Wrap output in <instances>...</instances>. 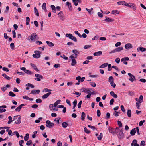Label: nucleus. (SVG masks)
I'll return each instance as SVG.
<instances>
[{
  "label": "nucleus",
  "mask_w": 146,
  "mask_h": 146,
  "mask_svg": "<svg viewBox=\"0 0 146 146\" xmlns=\"http://www.w3.org/2000/svg\"><path fill=\"white\" fill-rule=\"evenodd\" d=\"M30 40L31 41L35 42V40L39 39L38 35L36 34V33H32L31 36H30Z\"/></svg>",
  "instance_id": "nucleus-1"
},
{
  "label": "nucleus",
  "mask_w": 146,
  "mask_h": 146,
  "mask_svg": "<svg viewBox=\"0 0 146 146\" xmlns=\"http://www.w3.org/2000/svg\"><path fill=\"white\" fill-rule=\"evenodd\" d=\"M65 36L69 38V39L72 40L74 42H76L77 41L76 38L75 37L73 36L71 34L67 33L66 34Z\"/></svg>",
  "instance_id": "nucleus-2"
},
{
  "label": "nucleus",
  "mask_w": 146,
  "mask_h": 146,
  "mask_svg": "<svg viewBox=\"0 0 146 146\" xmlns=\"http://www.w3.org/2000/svg\"><path fill=\"white\" fill-rule=\"evenodd\" d=\"M35 54L33 55V57L35 58H38L40 57L41 52L38 51H35L34 52Z\"/></svg>",
  "instance_id": "nucleus-3"
},
{
  "label": "nucleus",
  "mask_w": 146,
  "mask_h": 146,
  "mask_svg": "<svg viewBox=\"0 0 146 146\" xmlns=\"http://www.w3.org/2000/svg\"><path fill=\"white\" fill-rule=\"evenodd\" d=\"M76 58V57H74L73 56H70L69 58L70 59V61L72 62L71 64L72 66H74L76 64L77 62L75 59Z\"/></svg>",
  "instance_id": "nucleus-4"
},
{
  "label": "nucleus",
  "mask_w": 146,
  "mask_h": 146,
  "mask_svg": "<svg viewBox=\"0 0 146 146\" xmlns=\"http://www.w3.org/2000/svg\"><path fill=\"white\" fill-rule=\"evenodd\" d=\"M123 49V48L122 47H119L118 48H117L111 51L110 52V54H111L112 53H115L116 52H120Z\"/></svg>",
  "instance_id": "nucleus-5"
},
{
  "label": "nucleus",
  "mask_w": 146,
  "mask_h": 146,
  "mask_svg": "<svg viewBox=\"0 0 146 146\" xmlns=\"http://www.w3.org/2000/svg\"><path fill=\"white\" fill-rule=\"evenodd\" d=\"M118 137L119 139H123L124 137V135L123 133V131L121 129H119L118 133H117Z\"/></svg>",
  "instance_id": "nucleus-6"
},
{
  "label": "nucleus",
  "mask_w": 146,
  "mask_h": 146,
  "mask_svg": "<svg viewBox=\"0 0 146 146\" xmlns=\"http://www.w3.org/2000/svg\"><path fill=\"white\" fill-rule=\"evenodd\" d=\"M46 125L48 127L51 128L54 125V123H53L51 122L49 120L46 121Z\"/></svg>",
  "instance_id": "nucleus-7"
},
{
  "label": "nucleus",
  "mask_w": 146,
  "mask_h": 146,
  "mask_svg": "<svg viewBox=\"0 0 146 146\" xmlns=\"http://www.w3.org/2000/svg\"><path fill=\"white\" fill-rule=\"evenodd\" d=\"M128 75L130 77L129 78V80L131 82L134 81V80H136L134 76L131 73H129L128 74Z\"/></svg>",
  "instance_id": "nucleus-8"
},
{
  "label": "nucleus",
  "mask_w": 146,
  "mask_h": 146,
  "mask_svg": "<svg viewBox=\"0 0 146 146\" xmlns=\"http://www.w3.org/2000/svg\"><path fill=\"white\" fill-rule=\"evenodd\" d=\"M72 52L74 54L71 55V56H73L74 57L76 58L78 55L80 54L79 52L76 49L73 50H72Z\"/></svg>",
  "instance_id": "nucleus-9"
},
{
  "label": "nucleus",
  "mask_w": 146,
  "mask_h": 146,
  "mask_svg": "<svg viewBox=\"0 0 146 146\" xmlns=\"http://www.w3.org/2000/svg\"><path fill=\"white\" fill-rule=\"evenodd\" d=\"M40 90H33L31 92V94L35 95L36 94H38L39 93Z\"/></svg>",
  "instance_id": "nucleus-10"
},
{
  "label": "nucleus",
  "mask_w": 146,
  "mask_h": 146,
  "mask_svg": "<svg viewBox=\"0 0 146 146\" xmlns=\"http://www.w3.org/2000/svg\"><path fill=\"white\" fill-rule=\"evenodd\" d=\"M7 106L5 105H3L2 106H0V112L2 113L3 112H5L6 111V110L4 109H3V108H6Z\"/></svg>",
  "instance_id": "nucleus-11"
},
{
  "label": "nucleus",
  "mask_w": 146,
  "mask_h": 146,
  "mask_svg": "<svg viewBox=\"0 0 146 146\" xmlns=\"http://www.w3.org/2000/svg\"><path fill=\"white\" fill-rule=\"evenodd\" d=\"M82 92H84L87 93H89L90 92L91 93V92L90 91V89H87L86 88H83L81 89Z\"/></svg>",
  "instance_id": "nucleus-12"
},
{
  "label": "nucleus",
  "mask_w": 146,
  "mask_h": 146,
  "mask_svg": "<svg viewBox=\"0 0 146 146\" xmlns=\"http://www.w3.org/2000/svg\"><path fill=\"white\" fill-rule=\"evenodd\" d=\"M125 49H131L133 48V46L131 44L127 43L125 45Z\"/></svg>",
  "instance_id": "nucleus-13"
},
{
  "label": "nucleus",
  "mask_w": 146,
  "mask_h": 146,
  "mask_svg": "<svg viewBox=\"0 0 146 146\" xmlns=\"http://www.w3.org/2000/svg\"><path fill=\"white\" fill-rule=\"evenodd\" d=\"M51 94V92H49L42 96V98L43 99H45L47 98Z\"/></svg>",
  "instance_id": "nucleus-14"
},
{
  "label": "nucleus",
  "mask_w": 146,
  "mask_h": 146,
  "mask_svg": "<svg viewBox=\"0 0 146 146\" xmlns=\"http://www.w3.org/2000/svg\"><path fill=\"white\" fill-rule=\"evenodd\" d=\"M25 105L24 104H21L16 108L15 110L16 111H18L19 112L20 111L22 106H24Z\"/></svg>",
  "instance_id": "nucleus-15"
},
{
  "label": "nucleus",
  "mask_w": 146,
  "mask_h": 146,
  "mask_svg": "<svg viewBox=\"0 0 146 146\" xmlns=\"http://www.w3.org/2000/svg\"><path fill=\"white\" fill-rule=\"evenodd\" d=\"M102 54V52L101 51H100L97 52H96L94 53L93 55L94 56H100Z\"/></svg>",
  "instance_id": "nucleus-16"
},
{
  "label": "nucleus",
  "mask_w": 146,
  "mask_h": 146,
  "mask_svg": "<svg viewBox=\"0 0 146 146\" xmlns=\"http://www.w3.org/2000/svg\"><path fill=\"white\" fill-rule=\"evenodd\" d=\"M66 3L69 8V10L70 11H72V9L71 3H70L69 2H66Z\"/></svg>",
  "instance_id": "nucleus-17"
},
{
  "label": "nucleus",
  "mask_w": 146,
  "mask_h": 146,
  "mask_svg": "<svg viewBox=\"0 0 146 146\" xmlns=\"http://www.w3.org/2000/svg\"><path fill=\"white\" fill-rule=\"evenodd\" d=\"M46 43L47 44L48 46L50 47H53L54 46V44H53L51 42L46 41Z\"/></svg>",
  "instance_id": "nucleus-18"
},
{
  "label": "nucleus",
  "mask_w": 146,
  "mask_h": 146,
  "mask_svg": "<svg viewBox=\"0 0 146 146\" xmlns=\"http://www.w3.org/2000/svg\"><path fill=\"white\" fill-rule=\"evenodd\" d=\"M108 130L109 131V132L113 134V135H115V132L113 131L114 129L112 127H110L108 129Z\"/></svg>",
  "instance_id": "nucleus-19"
},
{
  "label": "nucleus",
  "mask_w": 146,
  "mask_h": 146,
  "mask_svg": "<svg viewBox=\"0 0 146 146\" xmlns=\"http://www.w3.org/2000/svg\"><path fill=\"white\" fill-rule=\"evenodd\" d=\"M30 65L35 70L37 71H38V69L37 68L35 64L31 63L30 64Z\"/></svg>",
  "instance_id": "nucleus-20"
},
{
  "label": "nucleus",
  "mask_w": 146,
  "mask_h": 146,
  "mask_svg": "<svg viewBox=\"0 0 146 146\" xmlns=\"http://www.w3.org/2000/svg\"><path fill=\"white\" fill-rule=\"evenodd\" d=\"M110 95L114 98H116L117 97V96L115 94L113 91H111L110 92Z\"/></svg>",
  "instance_id": "nucleus-21"
},
{
  "label": "nucleus",
  "mask_w": 146,
  "mask_h": 146,
  "mask_svg": "<svg viewBox=\"0 0 146 146\" xmlns=\"http://www.w3.org/2000/svg\"><path fill=\"white\" fill-rule=\"evenodd\" d=\"M108 65V63H104L99 66V68H103L106 67Z\"/></svg>",
  "instance_id": "nucleus-22"
},
{
  "label": "nucleus",
  "mask_w": 146,
  "mask_h": 146,
  "mask_svg": "<svg viewBox=\"0 0 146 146\" xmlns=\"http://www.w3.org/2000/svg\"><path fill=\"white\" fill-rule=\"evenodd\" d=\"M34 9L35 14L37 16H39V13L37 8L35 7L34 8Z\"/></svg>",
  "instance_id": "nucleus-23"
},
{
  "label": "nucleus",
  "mask_w": 146,
  "mask_h": 146,
  "mask_svg": "<svg viewBox=\"0 0 146 146\" xmlns=\"http://www.w3.org/2000/svg\"><path fill=\"white\" fill-rule=\"evenodd\" d=\"M50 7L52 9V12L54 13H56V10L55 7L53 5H51Z\"/></svg>",
  "instance_id": "nucleus-24"
},
{
  "label": "nucleus",
  "mask_w": 146,
  "mask_h": 146,
  "mask_svg": "<svg viewBox=\"0 0 146 146\" xmlns=\"http://www.w3.org/2000/svg\"><path fill=\"white\" fill-rule=\"evenodd\" d=\"M136 132V128H134L130 132V134L132 135H134Z\"/></svg>",
  "instance_id": "nucleus-25"
},
{
  "label": "nucleus",
  "mask_w": 146,
  "mask_h": 146,
  "mask_svg": "<svg viewBox=\"0 0 146 146\" xmlns=\"http://www.w3.org/2000/svg\"><path fill=\"white\" fill-rule=\"evenodd\" d=\"M106 19H105V21L107 22H112L113 20L111 18H109L107 17H106Z\"/></svg>",
  "instance_id": "nucleus-26"
},
{
  "label": "nucleus",
  "mask_w": 146,
  "mask_h": 146,
  "mask_svg": "<svg viewBox=\"0 0 146 146\" xmlns=\"http://www.w3.org/2000/svg\"><path fill=\"white\" fill-rule=\"evenodd\" d=\"M61 100H58L56 101L54 104V106L56 107L60 103Z\"/></svg>",
  "instance_id": "nucleus-27"
},
{
  "label": "nucleus",
  "mask_w": 146,
  "mask_h": 146,
  "mask_svg": "<svg viewBox=\"0 0 146 146\" xmlns=\"http://www.w3.org/2000/svg\"><path fill=\"white\" fill-rule=\"evenodd\" d=\"M2 76L5 77L6 79L9 80L11 79L10 77L8 76L5 74H2Z\"/></svg>",
  "instance_id": "nucleus-28"
},
{
  "label": "nucleus",
  "mask_w": 146,
  "mask_h": 146,
  "mask_svg": "<svg viewBox=\"0 0 146 146\" xmlns=\"http://www.w3.org/2000/svg\"><path fill=\"white\" fill-rule=\"evenodd\" d=\"M35 76L37 78H40L42 79H43V76L39 74H35Z\"/></svg>",
  "instance_id": "nucleus-29"
},
{
  "label": "nucleus",
  "mask_w": 146,
  "mask_h": 146,
  "mask_svg": "<svg viewBox=\"0 0 146 146\" xmlns=\"http://www.w3.org/2000/svg\"><path fill=\"white\" fill-rule=\"evenodd\" d=\"M14 123L16 124H19L21 122L20 119H14Z\"/></svg>",
  "instance_id": "nucleus-30"
},
{
  "label": "nucleus",
  "mask_w": 146,
  "mask_h": 146,
  "mask_svg": "<svg viewBox=\"0 0 146 146\" xmlns=\"http://www.w3.org/2000/svg\"><path fill=\"white\" fill-rule=\"evenodd\" d=\"M9 95L11 97H15L16 96L15 94L11 91L9 92Z\"/></svg>",
  "instance_id": "nucleus-31"
},
{
  "label": "nucleus",
  "mask_w": 146,
  "mask_h": 146,
  "mask_svg": "<svg viewBox=\"0 0 146 146\" xmlns=\"http://www.w3.org/2000/svg\"><path fill=\"white\" fill-rule=\"evenodd\" d=\"M119 129H120L119 127H117L114 130H113V131L115 132V134L118 133Z\"/></svg>",
  "instance_id": "nucleus-32"
},
{
  "label": "nucleus",
  "mask_w": 146,
  "mask_h": 146,
  "mask_svg": "<svg viewBox=\"0 0 146 146\" xmlns=\"http://www.w3.org/2000/svg\"><path fill=\"white\" fill-rule=\"evenodd\" d=\"M29 135L28 133H27L26 134L25 136L24 137V139L25 141H26L28 140L29 137Z\"/></svg>",
  "instance_id": "nucleus-33"
},
{
  "label": "nucleus",
  "mask_w": 146,
  "mask_h": 146,
  "mask_svg": "<svg viewBox=\"0 0 146 146\" xmlns=\"http://www.w3.org/2000/svg\"><path fill=\"white\" fill-rule=\"evenodd\" d=\"M127 115L129 117H130L131 116V110H128L127 111Z\"/></svg>",
  "instance_id": "nucleus-34"
},
{
  "label": "nucleus",
  "mask_w": 146,
  "mask_h": 146,
  "mask_svg": "<svg viewBox=\"0 0 146 146\" xmlns=\"http://www.w3.org/2000/svg\"><path fill=\"white\" fill-rule=\"evenodd\" d=\"M25 72L27 74L30 75L32 74H33V72H32L30 71L29 70H25Z\"/></svg>",
  "instance_id": "nucleus-35"
},
{
  "label": "nucleus",
  "mask_w": 146,
  "mask_h": 146,
  "mask_svg": "<svg viewBox=\"0 0 146 146\" xmlns=\"http://www.w3.org/2000/svg\"><path fill=\"white\" fill-rule=\"evenodd\" d=\"M114 79L113 76H110L108 79V82H111L112 81L114 82Z\"/></svg>",
  "instance_id": "nucleus-36"
},
{
  "label": "nucleus",
  "mask_w": 146,
  "mask_h": 146,
  "mask_svg": "<svg viewBox=\"0 0 146 146\" xmlns=\"http://www.w3.org/2000/svg\"><path fill=\"white\" fill-rule=\"evenodd\" d=\"M30 18L28 17H26V25H29V22L30 21Z\"/></svg>",
  "instance_id": "nucleus-37"
},
{
  "label": "nucleus",
  "mask_w": 146,
  "mask_h": 146,
  "mask_svg": "<svg viewBox=\"0 0 146 146\" xmlns=\"http://www.w3.org/2000/svg\"><path fill=\"white\" fill-rule=\"evenodd\" d=\"M26 86H29L31 88H34V86L31 83H28L26 85Z\"/></svg>",
  "instance_id": "nucleus-38"
},
{
  "label": "nucleus",
  "mask_w": 146,
  "mask_h": 146,
  "mask_svg": "<svg viewBox=\"0 0 146 146\" xmlns=\"http://www.w3.org/2000/svg\"><path fill=\"white\" fill-rule=\"evenodd\" d=\"M7 116L5 114L0 115V118L6 119Z\"/></svg>",
  "instance_id": "nucleus-39"
},
{
  "label": "nucleus",
  "mask_w": 146,
  "mask_h": 146,
  "mask_svg": "<svg viewBox=\"0 0 146 146\" xmlns=\"http://www.w3.org/2000/svg\"><path fill=\"white\" fill-rule=\"evenodd\" d=\"M119 12L117 10H113L111 12V13L113 14H119Z\"/></svg>",
  "instance_id": "nucleus-40"
},
{
  "label": "nucleus",
  "mask_w": 146,
  "mask_h": 146,
  "mask_svg": "<svg viewBox=\"0 0 146 146\" xmlns=\"http://www.w3.org/2000/svg\"><path fill=\"white\" fill-rule=\"evenodd\" d=\"M68 125V124L66 122H63L62 123V126L64 128H66Z\"/></svg>",
  "instance_id": "nucleus-41"
},
{
  "label": "nucleus",
  "mask_w": 146,
  "mask_h": 146,
  "mask_svg": "<svg viewBox=\"0 0 146 146\" xmlns=\"http://www.w3.org/2000/svg\"><path fill=\"white\" fill-rule=\"evenodd\" d=\"M129 58L128 57H124L121 59V61L122 62L124 61H128L129 60Z\"/></svg>",
  "instance_id": "nucleus-42"
},
{
  "label": "nucleus",
  "mask_w": 146,
  "mask_h": 146,
  "mask_svg": "<svg viewBox=\"0 0 146 146\" xmlns=\"http://www.w3.org/2000/svg\"><path fill=\"white\" fill-rule=\"evenodd\" d=\"M103 134L102 133H100L98 137H97L98 139L99 140H101Z\"/></svg>",
  "instance_id": "nucleus-43"
},
{
  "label": "nucleus",
  "mask_w": 146,
  "mask_h": 146,
  "mask_svg": "<svg viewBox=\"0 0 146 146\" xmlns=\"http://www.w3.org/2000/svg\"><path fill=\"white\" fill-rule=\"evenodd\" d=\"M125 3V1H121L118 2L117 3L119 5H124Z\"/></svg>",
  "instance_id": "nucleus-44"
},
{
  "label": "nucleus",
  "mask_w": 146,
  "mask_h": 146,
  "mask_svg": "<svg viewBox=\"0 0 146 146\" xmlns=\"http://www.w3.org/2000/svg\"><path fill=\"white\" fill-rule=\"evenodd\" d=\"M42 8L44 10H46V4L44 3L42 4Z\"/></svg>",
  "instance_id": "nucleus-45"
},
{
  "label": "nucleus",
  "mask_w": 146,
  "mask_h": 146,
  "mask_svg": "<svg viewBox=\"0 0 146 146\" xmlns=\"http://www.w3.org/2000/svg\"><path fill=\"white\" fill-rule=\"evenodd\" d=\"M120 112H117L115 111L113 113V115L115 116H119V114H120Z\"/></svg>",
  "instance_id": "nucleus-46"
},
{
  "label": "nucleus",
  "mask_w": 146,
  "mask_h": 146,
  "mask_svg": "<svg viewBox=\"0 0 146 146\" xmlns=\"http://www.w3.org/2000/svg\"><path fill=\"white\" fill-rule=\"evenodd\" d=\"M74 33L78 35V36L79 37L81 38L82 37V35L78 33V31H74Z\"/></svg>",
  "instance_id": "nucleus-47"
},
{
  "label": "nucleus",
  "mask_w": 146,
  "mask_h": 146,
  "mask_svg": "<svg viewBox=\"0 0 146 146\" xmlns=\"http://www.w3.org/2000/svg\"><path fill=\"white\" fill-rule=\"evenodd\" d=\"M139 50L141 52H145L146 51V48L143 47H139Z\"/></svg>",
  "instance_id": "nucleus-48"
},
{
  "label": "nucleus",
  "mask_w": 146,
  "mask_h": 146,
  "mask_svg": "<svg viewBox=\"0 0 146 146\" xmlns=\"http://www.w3.org/2000/svg\"><path fill=\"white\" fill-rule=\"evenodd\" d=\"M52 90L50 89H49L48 88H44L43 90V92H50Z\"/></svg>",
  "instance_id": "nucleus-49"
},
{
  "label": "nucleus",
  "mask_w": 146,
  "mask_h": 146,
  "mask_svg": "<svg viewBox=\"0 0 146 146\" xmlns=\"http://www.w3.org/2000/svg\"><path fill=\"white\" fill-rule=\"evenodd\" d=\"M141 103L140 102H136V106L137 108L139 109V107H140V106L141 105Z\"/></svg>",
  "instance_id": "nucleus-50"
},
{
  "label": "nucleus",
  "mask_w": 146,
  "mask_h": 146,
  "mask_svg": "<svg viewBox=\"0 0 146 146\" xmlns=\"http://www.w3.org/2000/svg\"><path fill=\"white\" fill-rule=\"evenodd\" d=\"M143 97L142 95H141L139 97V102L141 103L143 101Z\"/></svg>",
  "instance_id": "nucleus-51"
},
{
  "label": "nucleus",
  "mask_w": 146,
  "mask_h": 146,
  "mask_svg": "<svg viewBox=\"0 0 146 146\" xmlns=\"http://www.w3.org/2000/svg\"><path fill=\"white\" fill-rule=\"evenodd\" d=\"M90 84L93 87H95L96 86V84L94 82H91L90 83Z\"/></svg>",
  "instance_id": "nucleus-52"
},
{
  "label": "nucleus",
  "mask_w": 146,
  "mask_h": 146,
  "mask_svg": "<svg viewBox=\"0 0 146 146\" xmlns=\"http://www.w3.org/2000/svg\"><path fill=\"white\" fill-rule=\"evenodd\" d=\"M129 4H130L131 5H130L131 6V7L133 8V9L134 10H135L136 9V8H135V5L134 4H133L132 3H129Z\"/></svg>",
  "instance_id": "nucleus-53"
},
{
  "label": "nucleus",
  "mask_w": 146,
  "mask_h": 146,
  "mask_svg": "<svg viewBox=\"0 0 146 146\" xmlns=\"http://www.w3.org/2000/svg\"><path fill=\"white\" fill-rule=\"evenodd\" d=\"M86 116L85 113L84 112L82 113L81 119H84Z\"/></svg>",
  "instance_id": "nucleus-54"
},
{
  "label": "nucleus",
  "mask_w": 146,
  "mask_h": 146,
  "mask_svg": "<svg viewBox=\"0 0 146 146\" xmlns=\"http://www.w3.org/2000/svg\"><path fill=\"white\" fill-rule=\"evenodd\" d=\"M37 133V131H35L33 133L32 136L33 138H35L36 137V135Z\"/></svg>",
  "instance_id": "nucleus-55"
},
{
  "label": "nucleus",
  "mask_w": 146,
  "mask_h": 146,
  "mask_svg": "<svg viewBox=\"0 0 146 146\" xmlns=\"http://www.w3.org/2000/svg\"><path fill=\"white\" fill-rule=\"evenodd\" d=\"M73 94H74L78 95V96H76L77 97H78V96H80L81 95V93L80 94L78 92H77V91H74V93H73Z\"/></svg>",
  "instance_id": "nucleus-56"
},
{
  "label": "nucleus",
  "mask_w": 146,
  "mask_h": 146,
  "mask_svg": "<svg viewBox=\"0 0 146 146\" xmlns=\"http://www.w3.org/2000/svg\"><path fill=\"white\" fill-rule=\"evenodd\" d=\"M13 33V38H15L16 37V33L14 30H13L12 31Z\"/></svg>",
  "instance_id": "nucleus-57"
},
{
  "label": "nucleus",
  "mask_w": 146,
  "mask_h": 146,
  "mask_svg": "<svg viewBox=\"0 0 146 146\" xmlns=\"http://www.w3.org/2000/svg\"><path fill=\"white\" fill-rule=\"evenodd\" d=\"M110 84L113 88H115L116 86V84L113 82L112 81V82H111Z\"/></svg>",
  "instance_id": "nucleus-58"
},
{
  "label": "nucleus",
  "mask_w": 146,
  "mask_h": 146,
  "mask_svg": "<svg viewBox=\"0 0 146 146\" xmlns=\"http://www.w3.org/2000/svg\"><path fill=\"white\" fill-rule=\"evenodd\" d=\"M82 102V101H80L78 104V107L79 108H80L81 107V105Z\"/></svg>",
  "instance_id": "nucleus-59"
},
{
  "label": "nucleus",
  "mask_w": 146,
  "mask_h": 146,
  "mask_svg": "<svg viewBox=\"0 0 146 146\" xmlns=\"http://www.w3.org/2000/svg\"><path fill=\"white\" fill-rule=\"evenodd\" d=\"M36 102L37 103H41L42 102V100L41 99L38 98L36 100Z\"/></svg>",
  "instance_id": "nucleus-60"
},
{
  "label": "nucleus",
  "mask_w": 146,
  "mask_h": 146,
  "mask_svg": "<svg viewBox=\"0 0 146 146\" xmlns=\"http://www.w3.org/2000/svg\"><path fill=\"white\" fill-rule=\"evenodd\" d=\"M108 70L109 71L111 70V69H112V68H111V65L110 64H108Z\"/></svg>",
  "instance_id": "nucleus-61"
},
{
  "label": "nucleus",
  "mask_w": 146,
  "mask_h": 146,
  "mask_svg": "<svg viewBox=\"0 0 146 146\" xmlns=\"http://www.w3.org/2000/svg\"><path fill=\"white\" fill-rule=\"evenodd\" d=\"M10 46L12 49H13L15 48V45L13 43H11L10 44Z\"/></svg>",
  "instance_id": "nucleus-62"
},
{
  "label": "nucleus",
  "mask_w": 146,
  "mask_h": 146,
  "mask_svg": "<svg viewBox=\"0 0 146 146\" xmlns=\"http://www.w3.org/2000/svg\"><path fill=\"white\" fill-rule=\"evenodd\" d=\"M97 115L99 117L100 116L101 112H100V111L99 110H97Z\"/></svg>",
  "instance_id": "nucleus-63"
},
{
  "label": "nucleus",
  "mask_w": 146,
  "mask_h": 146,
  "mask_svg": "<svg viewBox=\"0 0 146 146\" xmlns=\"http://www.w3.org/2000/svg\"><path fill=\"white\" fill-rule=\"evenodd\" d=\"M145 145V142L144 141H142L141 142L140 146H144Z\"/></svg>",
  "instance_id": "nucleus-64"
}]
</instances>
